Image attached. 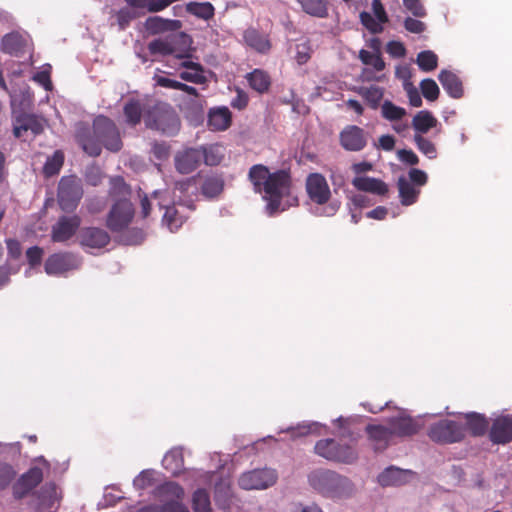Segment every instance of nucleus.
Returning <instances> with one entry per match:
<instances>
[{"mask_svg":"<svg viewBox=\"0 0 512 512\" xmlns=\"http://www.w3.org/2000/svg\"><path fill=\"white\" fill-rule=\"evenodd\" d=\"M75 138L82 149L90 156H99L103 145L111 152L121 150L123 143L116 124L108 117L99 115L93 121V134L88 126L80 124Z\"/></svg>","mask_w":512,"mask_h":512,"instance_id":"1","label":"nucleus"},{"mask_svg":"<svg viewBox=\"0 0 512 512\" xmlns=\"http://www.w3.org/2000/svg\"><path fill=\"white\" fill-rule=\"evenodd\" d=\"M307 482L315 493L331 500L350 499L357 492L350 478L331 469L317 468L310 471Z\"/></svg>","mask_w":512,"mask_h":512,"instance_id":"2","label":"nucleus"},{"mask_svg":"<svg viewBox=\"0 0 512 512\" xmlns=\"http://www.w3.org/2000/svg\"><path fill=\"white\" fill-rule=\"evenodd\" d=\"M419 427L414 418H392L386 425H368L366 431L374 449L378 451L385 449L393 436L414 434L418 431Z\"/></svg>","mask_w":512,"mask_h":512,"instance_id":"3","label":"nucleus"},{"mask_svg":"<svg viewBox=\"0 0 512 512\" xmlns=\"http://www.w3.org/2000/svg\"><path fill=\"white\" fill-rule=\"evenodd\" d=\"M145 124L148 128L162 134L176 135L181 126L180 118L175 109L168 103L157 102L144 114Z\"/></svg>","mask_w":512,"mask_h":512,"instance_id":"4","label":"nucleus"},{"mask_svg":"<svg viewBox=\"0 0 512 512\" xmlns=\"http://www.w3.org/2000/svg\"><path fill=\"white\" fill-rule=\"evenodd\" d=\"M292 179L290 172L284 169L272 172L266 185L263 187L264 199L267 201V211L274 215L280 210L281 201L290 195Z\"/></svg>","mask_w":512,"mask_h":512,"instance_id":"5","label":"nucleus"},{"mask_svg":"<svg viewBox=\"0 0 512 512\" xmlns=\"http://www.w3.org/2000/svg\"><path fill=\"white\" fill-rule=\"evenodd\" d=\"M51 465L43 456L32 460L31 466L27 472L22 474L13 485V495L17 499H22L36 488L50 473Z\"/></svg>","mask_w":512,"mask_h":512,"instance_id":"6","label":"nucleus"},{"mask_svg":"<svg viewBox=\"0 0 512 512\" xmlns=\"http://www.w3.org/2000/svg\"><path fill=\"white\" fill-rule=\"evenodd\" d=\"M83 197L81 179L76 175L63 176L57 189V201L65 212L74 211Z\"/></svg>","mask_w":512,"mask_h":512,"instance_id":"7","label":"nucleus"},{"mask_svg":"<svg viewBox=\"0 0 512 512\" xmlns=\"http://www.w3.org/2000/svg\"><path fill=\"white\" fill-rule=\"evenodd\" d=\"M278 472L276 469L264 467L243 472L238 478V486L246 491L266 490L276 484Z\"/></svg>","mask_w":512,"mask_h":512,"instance_id":"8","label":"nucleus"},{"mask_svg":"<svg viewBox=\"0 0 512 512\" xmlns=\"http://www.w3.org/2000/svg\"><path fill=\"white\" fill-rule=\"evenodd\" d=\"M135 215V209L129 199H118L111 206L107 217L106 227L112 233H120L131 224Z\"/></svg>","mask_w":512,"mask_h":512,"instance_id":"9","label":"nucleus"},{"mask_svg":"<svg viewBox=\"0 0 512 512\" xmlns=\"http://www.w3.org/2000/svg\"><path fill=\"white\" fill-rule=\"evenodd\" d=\"M463 427L454 420L442 419L434 424L429 431L432 440L442 443H453L462 439Z\"/></svg>","mask_w":512,"mask_h":512,"instance_id":"10","label":"nucleus"},{"mask_svg":"<svg viewBox=\"0 0 512 512\" xmlns=\"http://www.w3.org/2000/svg\"><path fill=\"white\" fill-rule=\"evenodd\" d=\"M341 147L349 152L362 151L368 143V133L357 125H347L339 133Z\"/></svg>","mask_w":512,"mask_h":512,"instance_id":"11","label":"nucleus"},{"mask_svg":"<svg viewBox=\"0 0 512 512\" xmlns=\"http://www.w3.org/2000/svg\"><path fill=\"white\" fill-rule=\"evenodd\" d=\"M189 45L191 38L184 32H178L168 35L166 38H159L151 41L148 44V51L152 55H173L178 51L177 44Z\"/></svg>","mask_w":512,"mask_h":512,"instance_id":"12","label":"nucleus"},{"mask_svg":"<svg viewBox=\"0 0 512 512\" xmlns=\"http://www.w3.org/2000/svg\"><path fill=\"white\" fill-rule=\"evenodd\" d=\"M306 191L310 200L318 205L326 204L330 197V187L320 173H311L306 179Z\"/></svg>","mask_w":512,"mask_h":512,"instance_id":"13","label":"nucleus"},{"mask_svg":"<svg viewBox=\"0 0 512 512\" xmlns=\"http://www.w3.org/2000/svg\"><path fill=\"white\" fill-rule=\"evenodd\" d=\"M80 263L77 257L69 252L55 253L50 255L44 265L48 275H60L70 270L79 268Z\"/></svg>","mask_w":512,"mask_h":512,"instance_id":"14","label":"nucleus"},{"mask_svg":"<svg viewBox=\"0 0 512 512\" xmlns=\"http://www.w3.org/2000/svg\"><path fill=\"white\" fill-rule=\"evenodd\" d=\"M81 225L78 215L61 216L52 226L51 238L53 242H66L71 239Z\"/></svg>","mask_w":512,"mask_h":512,"instance_id":"15","label":"nucleus"},{"mask_svg":"<svg viewBox=\"0 0 512 512\" xmlns=\"http://www.w3.org/2000/svg\"><path fill=\"white\" fill-rule=\"evenodd\" d=\"M413 477L411 470L389 466L378 475L377 482L382 487L401 486L409 483Z\"/></svg>","mask_w":512,"mask_h":512,"instance_id":"16","label":"nucleus"},{"mask_svg":"<svg viewBox=\"0 0 512 512\" xmlns=\"http://www.w3.org/2000/svg\"><path fill=\"white\" fill-rule=\"evenodd\" d=\"M110 242V235L102 228L85 227L80 231L79 243L84 248L102 249Z\"/></svg>","mask_w":512,"mask_h":512,"instance_id":"17","label":"nucleus"},{"mask_svg":"<svg viewBox=\"0 0 512 512\" xmlns=\"http://www.w3.org/2000/svg\"><path fill=\"white\" fill-rule=\"evenodd\" d=\"M202 157L201 149L187 148L175 155V168L181 174H189L200 165Z\"/></svg>","mask_w":512,"mask_h":512,"instance_id":"18","label":"nucleus"},{"mask_svg":"<svg viewBox=\"0 0 512 512\" xmlns=\"http://www.w3.org/2000/svg\"><path fill=\"white\" fill-rule=\"evenodd\" d=\"M243 39L247 46L260 54H268L272 49L269 35L250 27L243 33Z\"/></svg>","mask_w":512,"mask_h":512,"instance_id":"19","label":"nucleus"},{"mask_svg":"<svg viewBox=\"0 0 512 512\" xmlns=\"http://www.w3.org/2000/svg\"><path fill=\"white\" fill-rule=\"evenodd\" d=\"M352 185L358 191L368 192L371 194L384 196L388 193V185L381 179L357 176L352 180Z\"/></svg>","mask_w":512,"mask_h":512,"instance_id":"20","label":"nucleus"},{"mask_svg":"<svg viewBox=\"0 0 512 512\" xmlns=\"http://www.w3.org/2000/svg\"><path fill=\"white\" fill-rule=\"evenodd\" d=\"M201 194L207 199L217 198L224 190L225 181L222 175L212 173L199 178Z\"/></svg>","mask_w":512,"mask_h":512,"instance_id":"21","label":"nucleus"},{"mask_svg":"<svg viewBox=\"0 0 512 512\" xmlns=\"http://www.w3.org/2000/svg\"><path fill=\"white\" fill-rule=\"evenodd\" d=\"M43 125L41 121L32 114H22L15 120L13 127V134L16 138H20L23 132L31 131L34 135H39L43 132Z\"/></svg>","mask_w":512,"mask_h":512,"instance_id":"22","label":"nucleus"},{"mask_svg":"<svg viewBox=\"0 0 512 512\" xmlns=\"http://www.w3.org/2000/svg\"><path fill=\"white\" fill-rule=\"evenodd\" d=\"M182 27L180 20L164 19L159 16L148 17L145 21L146 30L153 35L165 32H176Z\"/></svg>","mask_w":512,"mask_h":512,"instance_id":"23","label":"nucleus"},{"mask_svg":"<svg viewBox=\"0 0 512 512\" xmlns=\"http://www.w3.org/2000/svg\"><path fill=\"white\" fill-rule=\"evenodd\" d=\"M38 510L43 512H55L59 502V495L55 484L49 483L44 485L37 494Z\"/></svg>","mask_w":512,"mask_h":512,"instance_id":"24","label":"nucleus"},{"mask_svg":"<svg viewBox=\"0 0 512 512\" xmlns=\"http://www.w3.org/2000/svg\"><path fill=\"white\" fill-rule=\"evenodd\" d=\"M490 439L497 444L511 441L512 418H496L490 430Z\"/></svg>","mask_w":512,"mask_h":512,"instance_id":"25","label":"nucleus"},{"mask_svg":"<svg viewBox=\"0 0 512 512\" xmlns=\"http://www.w3.org/2000/svg\"><path fill=\"white\" fill-rule=\"evenodd\" d=\"M438 79L449 96L455 99H459L463 96L462 81L455 73L442 70L438 75Z\"/></svg>","mask_w":512,"mask_h":512,"instance_id":"26","label":"nucleus"},{"mask_svg":"<svg viewBox=\"0 0 512 512\" xmlns=\"http://www.w3.org/2000/svg\"><path fill=\"white\" fill-rule=\"evenodd\" d=\"M232 122L231 112L227 107L212 109L208 115L207 125L210 130L224 131L228 129Z\"/></svg>","mask_w":512,"mask_h":512,"instance_id":"27","label":"nucleus"},{"mask_svg":"<svg viewBox=\"0 0 512 512\" xmlns=\"http://www.w3.org/2000/svg\"><path fill=\"white\" fill-rule=\"evenodd\" d=\"M26 39L18 32H11L4 35L1 39V51L18 56L24 52L26 47Z\"/></svg>","mask_w":512,"mask_h":512,"instance_id":"28","label":"nucleus"},{"mask_svg":"<svg viewBox=\"0 0 512 512\" xmlns=\"http://www.w3.org/2000/svg\"><path fill=\"white\" fill-rule=\"evenodd\" d=\"M397 186L402 205L410 206L418 200L420 188L415 187L407 178L404 176L399 177Z\"/></svg>","mask_w":512,"mask_h":512,"instance_id":"29","label":"nucleus"},{"mask_svg":"<svg viewBox=\"0 0 512 512\" xmlns=\"http://www.w3.org/2000/svg\"><path fill=\"white\" fill-rule=\"evenodd\" d=\"M271 174L268 167L263 164H255L249 169L248 179L253 185L254 192H263V187L266 185Z\"/></svg>","mask_w":512,"mask_h":512,"instance_id":"30","label":"nucleus"},{"mask_svg":"<svg viewBox=\"0 0 512 512\" xmlns=\"http://www.w3.org/2000/svg\"><path fill=\"white\" fill-rule=\"evenodd\" d=\"M232 498L233 491L230 480L228 478H221L220 481L215 484L214 488V499L216 504L222 509H227L230 507Z\"/></svg>","mask_w":512,"mask_h":512,"instance_id":"31","label":"nucleus"},{"mask_svg":"<svg viewBox=\"0 0 512 512\" xmlns=\"http://www.w3.org/2000/svg\"><path fill=\"white\" fill-rule=\"evenodd\" d=\"M246 79L249 86L260 94L266 93L270 89L271 78L264 70L254 69L252 72L247 74Z\"/></svg>","mask_w":512,"mask_h":512,"instance_id":"32","label":"nucleus"},{"mask_svg":"<svg viewBox=\"0 0 512 512\" xmlns=\"http://www.w3.org/2000/svg\"><path fill=\"white\" fill-rule=\"evenodd\" d=\"M438 121L428 110H421L416 113L412 120V126L416 134H425L437 125Z\"/></svg>","mask_w":512,"mask_h":512,"instance_id":"33","label":"nucleus"},{"mask_svg":"<svg viewBox=\"0 0 512 512\" xmlns=\"http://www.w3.org/2000/svg\"><path fill=\"white\" fill-rule=\"evenodd\" d=\"M157 496L166 503L178 502L184 496V490L175 482H167L157 488Z\"/></svg>","mask_w":512,"mask_h":512,"instance_id":"34","label":"nucleus"},{"mask_svg":"<svg viewBox=\"0 0 512 512\" xmlns=\"http://www.w3.org/2000/svg\"><path fill=\"white\" fill-rule=\"evenodd\" d=\"M163 466L172 475H178L184 464L183 453L180 448H173L167 452L162 460Z\"/></svg>","mask_w":512,"mask_h":512,"instance_id":"35","label":"nucleus"},{"mask_svg":"<svg viewBox=\"0 0 512 512\" xmlns=\"http://www.w3.org/2000/svg\"><path fill=\"white\" fill-rule=\"evenodd\" d=\"M300 4L302 10L317 18H325L328 16L327 0H296Z\"/></svg>","mask_w":512,"mask_h":512,"instance_id":"36","label":"nucleus"},{"mask_svg":"<svg viewBox=\"0 0 512 512\" xmlns=\"http://www.w3.org/2000/svg\"><path fill=\"white\" fill-rule=\"evenodd\" d=\"M186 12L203 20H210L215 15V8L210 2H189L185 6Z\"/></svg>","mask_w":512,"mask_h":512,"instance_id":"37","label":"nucleus"},{"mask_svg":"<svg viewBox=\"0 0 512 512\" xmlns=\"http://www.w3.org/2000/svg\"><path fill=\"white\" fill-rule=\"evenodd\" d=\"M143 112L144 110L138 100L131 99L123 107L126 122L131 126H136L141 122Z\"/></svg>","mask_w":512,"mask_h":512,"instance_id":"38","label":"nucleus"},{"mask_svg":"<svg viewBox=\"0 0 512 512\" xmlns=\"http://www.w3.org/2000/svg\"><path fill=\"white\" fill-rule=\"evenodd\" d=\"M64 159V153L61 150H56L52 156L48 157L42 170L44 177L50 178L57 175L63 167Z\"/></svg>","mask_w":512,"mask_h":512,"instance_id":"39","label":"nucleus"},{"mask_svg":"<svg viewBox=\"0 0 512 512\" xmlns=\"http://www.w3.org/2000/svg\"><path fill=\"white\" fill-rule=\"evenodd\" d=\"M185 222L182 216L174 205L167 206L165 213L162 217V224L166 226L171 232L177 231Z\"/></svg>","mask_w":512,"mask_h":512,"instance_id":"40","label":"nucleus"},{"mask_svg":"<svg viewBox=\"0 0 512 512\" xmlns=\"http://www.w3.org/2000/svg\"><path fill=\"white\" fill-rule=\"evenodd\" d=\"M192 508L194 512H212L209 493L202 488L192 495Z\"/></svg>","mask_w":512,"mask_h":512,"instance_id":"41","label":"nucleus"},{"mask_svg":"<svg viewBox=\"0 0 512 512\" xmlns=\"http://www.w3.org/2000/svg\"><path fill=\"white\" fill-rule=\"evenodd\" d=\"M131 194L130 186L120 176L111 178L109 195L112 198L128 199Z\"/></svg>","mask_w":512,"mask_h":512,"instance_id":"42","label":"nucleus"},{"mask_svg":"<svg viewBox=\"0 0 512 512\" xmlns=\"http://www.w3.org/2000/svg\"><path fill=\"white\" fill-rule=\"evenodd\" d=\"M357 459V452L352 447L345 444H340L335 456L330 457V461L347 465L355 463Z\"/></svg>","mask_w":512,"mask_h":512,"instance_id":"43","label":"nucleus"},{"mask_svg":"<svg viewBox=\"0 0 512 512\" xmlns=\"http://www.w3.org/2000/svg\"><path fill=\"white\" fill-rule=\"evenodd\" d=\"M358 93L374 109L378 107L383 98V89L375 85H371L370 87H361L358 90Z\"/></svg>","mask_w":512,"mask_h":512,"instance_id":"44","label":"nucleus"},{"mask_svg":"<svg viewBox=\"0 0 512 512\" xmlns=\"http://www.w3.org/2000/svg\"><path fill=\"white\" fill-rule=\"evenodd\" d=\"M119 242L124 245H138L143 242L145 233L141 228H127L119 233Z\"/></svg>","mask_w":512,"mask_h":512,"instance_id":"45","label":"nucleus"},{"mask_svg":"<svg viewBox=\"0 0 512 512\" xmlns=\"http://www.w3.org/2000/svg\"><path fill=\"white\" fill-rule=\"evenodd\" d=\"M340 443L333 439L319 440L315 445V453L330 461L331 456H335Z\"/></svg>","mask_w":512,"mask_h":512,"instance_id":"46","label":"nucleus"},{"mask_svg":"<svg viewBox=\"0 0 512 512\" xmlns=\"http://www.w3.org/2000/svg\"><path fill=\"white\" fill-rule=\"evenodd\" d=\"M200 149L203 155L202 160L208 166H217L223 160V154L219 146L210 145Z\"/></svg>","mask_w":512,"mask_h":512,"instance_id":"47","label":"nucleus"},{"mask_svg":"<svg viewBox=\"0 0 512 512\" xmlns=\"http://www.w3.org/2000/svg\"><path fill=\"white\" fill-rule=\"evenodd\" d=\"M417 64L422 71L429 72L436 69L438 57L433 51H422L417 55Z\"/></svg>","mask_w":512,"mask_h":512,"instance_id":"48","label":"nucleus"},{"mask_svg":"<svg viewBox=\"0 0 512 512\" xmlns=\"http://www.w3.org/2000/svg\"><path fill=\"white\" fill-rule=\"evenodd\" d=\"M359 59L365 65L372 66L376 71H382L385 68V62L379 53H372L365 49L359 52Z\"/></svg>","mask_w":512,"mask_h":512,"instance_id":"49","label":"nucleus"},{"mask_svg":"<svg viewBox=\"0 0 512 512\" xmlns=\"http://www.w3.org/2000/svg\"><path fill=\"white\" fill-rule=\"evenodd\" d=\"M382 116L389 121H397L406 115V110L391 101H385L381 108Z\"/></svg>","mask_w":512,"mask_h":512,"instance_id":"50","label":"nucleus"},{"mask_svg":"<svg viewBox=\"0 0 512 512\" xmlns=\"http://www.w3.org/2000/svg\"><path fill=\"white\" fill-rule=\"evenodd\" d=\"M414 142L421 153L430 159H434L437 156V149L435 144L423 135L415 134Z\"/></svg>","mask_w":512,"mask_h":512,"instance_id":"51","label":"nucleus"},{"mask_svg":"<svg viewBox=\"0 0 512 512\" xmlns=\"http://www.w3.org/2000/svg\"><path fill=\"white\" fill-rule=\"evenodd\" d=\"M137 512H189V510L182 503L170 502L165 503L162 507L157 505L145 506Z\"/></svg>","mask_w":512,"mask_h":512,"instance_id":"52","label":"nucleus"},{"mask_svg":"<svg viewBox=\"0 0 512 512\" xmlns=\"http://www.w3.org/2000/svg\"><path fill=\"white\" fill-rule=\"evenodd\" d=\"M135 8L123 7L116 13L117 24L120 30L126 29L132 20L137 17Z\"/></svg>","mask_w":512,"mask_h":512,"instance_id":"53","label":"nucleus"},{"mask_svg":"<svg viewBox=\"0 0 512 512\" xmlns=\"http://www.w3.org/2000/svg\"><path fill=\"white\" fill-rule=\"evenodd\" d=\"M423 96L429 101H435L439 97V87L437 83L430 78L424 79L420 83Z\"/></svg>","mask_w":512,"mask_h":512,"instance_id":"54","label":"nucleus"},{"mask_svg":"<svg viewBox=\"0 0 512 512\" xmlns=\"http://www.w3.org/2000/svg\"><path fill=\"white\" fill-rule=\"evenodd\" d=\"M360 21L362 25L372 34H378L383 31V23H380L377 18H374L370 13L366 11L360 13Z\"/></svg>","mask_w":512,"mask_h":512,"instance_id":"55","label":"nucleus"},{"mask_svg":"<svg viewBox=\"0 0 512 512\" xmlns=\"http://www.w3.org/2000/svg\"><path fill=\"white\" fill-rule=\"evenodd\" d=\"M154 474L153 470H144L142 471L133 481V485L138 490L146 489L153 485L154 482Z\"/></svg>","mask_w":512,"mask_h":512,"instance_id":"56","label":"nucleus"},{"mask_svg":"<svg viewBox=\"0 0 512 512\" xmlns=\"http://www.w3.org/2000/svg\"><path fill=\"white\" fill-rule=\"evenodd\" d=\"M44 251L39 246H32L26 251V258L31 268L39 266L42 262Z\"/></svg>","mask_w":512,"mask_h":512,"instance_id":"57","label":"nucleus"},{"mask_svg":"<svg viewBox=\"0 0 512 512\" xmlns=\"http://www.w3.org/2000/svg\"><path fill=\"white\" fill-rule=\"evenodd\" d=\"M204 71H182L179 73L180 79L186 82L194 84H205L207 82L206 76L203 74Z\"/></svg>","mask_w":512,"mask_h":512,"instance_id":"58","label":"nucleus"},{"mask_svg":"<svg viewBox=\"0 0 512 512\" xmlns=\"http://www.w3.org/2000/svg\"><path fill=\"white\" fill-rule=\"evenodd\" d=\"M409 176V182H411L415 187H422L424 186L428 181L427 174L420 169L412 168L408 172Z\"/></svg>","mask_w":512,"mask_h":512,"instance_id":"59","label":"nucleus"},{"mask_svg":"<svg viewBox=\"0 0 512 512\" xmlns=\"http://www.w3.org/2000/svg\"><path fill=\"white\" fill-rule=\"evenodd\" d=\"M15 476V470L9 464H0V490L10 484Z\"/></svg>","mask_w":512,"mask_h":512,"instance_id":"60","label":"nucleus"},{"mask_svg":"<svg viewBox=\"0 0 512 512\" xmlns=\"http://www.w3.org/2000/svg\"><path fill=\"white\" fill-rule=\"evenodd\" d=\"M468 425L474 435H483L489 423L486 418H468Z\"/></svg>","mask_w":512,"mask_h":512,"instance_id":"61","label":"nucleus"},{"mask_svg":"<svg viewBox=\"0 0 512 512\" xmlns=\"http://www.w3.org/2000/svg\"><path fill=\"white\" fill-rule=\"evenodd\" d=\"M403 4L415 17L422 18L426 16V10L420 0H403Z\"/></svg>","mask_w":512,"mask_h":512,"instance_id":"62","label":"nucleus"},{"mask_svg":"<svg viewBox=\"0 0 512 512\" xmlns=\"http://www.w3.org/2000/svg\"><path fill=\"white\" fill-rule=\"evenodd\" d=\"M200 177H201V173H198L197 175L187 178L185 180L177 181L175 183V189L177 191H179L181 194H186V193H188V191L191 187L196 188L197 182Z\"/></svg>","mask_w":512,"mask_h":512,"instance_id":"63","label":"nucleus"},{"mask_svg":"<svg viewBox=\"0 0 512 512\" xmlns=\"http://www.w3.org/2000/svg\"><path fill=\"white\" fill-rule=\"evenodd\" d=\"M7 246L8 256L11 259L17 260L22 254L21 243L17 239L9 238L5 241Z\"/></svg>","mask_w":512,"mask_h":512,"instance_id":"64","label":"nucleus"}]
</instances>
